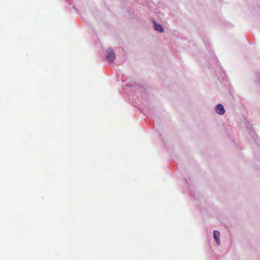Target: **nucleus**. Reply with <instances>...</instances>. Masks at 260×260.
Returning <instances> with one entry per match:
<instances>
[{
    "instance_id": "3",
    "label": "nucleus",
    "mask_w": 260,
    "mask_h": 260,
    "mask_svg": "<svg viewBox=\"0 0 260 260\" xmlns=\"http://www.w3.org/2000/svg\"><path fill=\"white\" fill-rule=\"evenodd\" d=\"M214 238L218 245H220V233L218 231H214L213 232Z\"/></svg>"
},
{
    "instance_id": "1",
    "label": "nucleus",
    "mask_w": 260,
    "mask_h": 260,
    "mask_svg": "<svg viewBox=\"0 0 260 260\" xmlns=\"http://www.w3.org/2000/svg\"><path fill=\"white\" fill-rule=\"evenodd\" d=\"M106 58L109 61H113L115 58V54L114 51L112 50H109L106 55Z\"/></svg>"
},
{
    "instance_id": "2",
    "label": "nucleus",
    "mask_w": 260,
    "mask_h": 260,
    "mask_svg": "<svg viewBox=\"0 0 260 260\" xmlns=\"http://www.w3.org/2000/svg\"><path fill=\"white\" fill-rule=\"evenodd\" d=\"M215 110L216 112L219 115H223L225 112L223 106L220 104L217 105Z\"/></svg>"
},
{
    "instance_id": "4",
    "label": "nucleus",
    "mask_w": 260,
    "mask_h": 260,
    "mask_svg": "<svg viewBox=\"0 0 260 260\" xmlns=\"http://www.w3.org/2000/svg\"><path fill=\"white\" fill-rule=\"evenodd\" d=\"M154 27H155V30H156L159 32L164 31V28L160 24H157L156 22H154Z\"/></svg>"
}]
</instances>
